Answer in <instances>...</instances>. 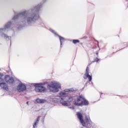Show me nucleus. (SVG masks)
Instances as JSON below:
<instances>
[{
    "instance_id": "20e7f679",
    "label": "nucleus",
    "mask_w": 128,
    "mask_h": 128,
    "mask_svg": "<svg viewBox=\"0 0 128 128\" xmlns=\"http://www.w3.org/2000/svg\"><path fill=\"white\" fill-rule=\"evenodd\" d=\"M48 88L51 92H58V88H62V85L58 82H52L50 85H48Z\"/></svg>"
},
{
    "instance_id": "ddd939ff",
    "label": "nucleus",
    "mask_w": 128,
    "mask_h": 128,
    "mask_svg": "<svg viewBox=\"0 0 128 128\" xmlns=\"http://www.w3.org/2000/svg\"><path fill=\"white\" fill-rule=\"evenodd\" d=\"M98 60H100V58H96L94 59V60L92 62H98Z\"/></svg>"
},
{
    "instance_id": "f257e3e1",
    "label": "nucleus",
    "mask_w": 128,
    "mask_h": 128,
    "mask_svg": "<svg viewBox=\"0 0 128 128\" xmlns=\"http://www.w3.org/2000/svg\"><path fill=\"white\" fill-rule=\"evenodd\" d=\"M46 0H43L42 2L38 4L35 7L31 8L28 10H25L19 13H16L14 10V16L12 18V22H8L4 26V28H0V34L1 36L4 38L6 40H10V46H12V37L8 36L4 32H8V29L10 28L12 26L16 28L18 30H22L26 26H36V28H44V22H36L38 20L40 19V14L38 12L40 10L42 5Z\"/></svg>"
},
{
    "instance_id": "39448f33",
    "label": "nucleus",
    "mask_w": 128,
    "mask_h": 128,
    "mask_svg": "<svg viewBox=\"0 0 128 128\" xmlns=\"http://www.w3.org/2000/svg\"><path fill=\"white\" fill-rule=\"evenodd\" d=\"M46 82L43 83H34L32 84V85L35 87V91L36 92H44L46 90V88L42 86H44Z\"/></svg>"
},
{
    "instance_id": "4468645a",
    "label": "nucleus",
    "mask_w": 128,
    "mask_h": 128,
    "mask_svg": "<svg viewBox=\"0 0 128 128\" xmlns=\"http://www.w3.org/2000/svg\"><path fill=\"white\" fill-rule=\"evenodd\" d=\"M59 94L60 96H64L66 94V92H60L59 93Z\"/></svg>"
},
{
    "instance_id": "f8f14e48",
    "label": "nucleus",
    "mask_w": 128,
    "mask_h": 128,
    "mask_svg": "<svg viewBox=\"0 0 128 128\" xmlns=\"http://www.w3.org/2000/svg\"><path fill=\"white\" fill-rule=\"evenodd\" d=\"M72 42L74 44H78L80 42V40H72Z\"/></svg>"
},
{
    "instance_id": "f3484780",
    "label": "nucleus",
    "mask_w": 128,
    "mask_h": 128,
    "mask_svg": "<svg viewBox=\"0 0 128 128\" xmlns=\"http://www.w3.org/2000/svg\"><path fill=\"white\" fill-rule=\"evenodd\" d=\"M96 56H98V52H97L96 53Z\"/></svg>"
},
{
    "instance_id": "7ed1b4c3",
    "label": "nucleus",
    "mask_w": 128,
    "mask_h": 128,
    "mask_svg": "<svg viewBox=\"0 0 128 128\" xmlns=\"http://www.w3.org/2000/svg\"><path fill=\"white\" fill-rule=\"evenodd\" d=\"M2 76H4V74H0V88L8 90V87L7 84H12L14 82V78L10 76V75H6L4 76V80L2 78ZM4 80H6L7 84L4 82Z\"/></svg>"
},
{
    "instance_id": "aec40b11",
    "label": "nucleus",
    "mask_w": 128,
    "mask_h": 128,
    "mask_svg": "<svg viewBox=\"0 0 128 128\" xmlns=\"http://www.w3.org/2000/svg\"><path fill=\"white\" fill-rule=\"evenodd\" d=\"M96 42H98V40H96Z\"/></svg>"
},
{
    "instance_id": "9b49d317",
    "label": "nucleus",
    "mask_w": 128,
    "mask_h": 128,
    "mask_svg": "<svg viewBox=\"0 0 128 128\" xmlns=\"http://www.w3.org/2000/svg\"><path fill=\"white\" fill-rule=\"evenodd\" d=\"M65 92H76V90H74L72 88H70V89H66L64 90Z\"/></svg>"
},
{
    "instance_id": "0eeeda50",
    "label": "nucleus",
    "mask_w": 128,
    "mask_h": 128,
    "mask_svg": "<svg viewBox=\"0 0 128 128\" xmlns=\"http://www.w3.org/2000/svg\"><path fill=\"white\" fill-rule=\"evenodd\" d=\"M26 90V84L22 83L20 82V83L17 86V90L18 92H24Z\"/></svg>"
},
{
    "instance_id": "dca6fc26",
    "label": "nucleus",
    "mask_w": 128,
    "mask_h": 128,
    "mask_svg": "<svg viewBox=\"0 0 128 128\" xmlns=\"http://www.w3.org/2000/svg\"><path fill=\"white\" fill-rule=\"evenodd\" d=\"M88 81L84 84V86H88Z\"/></svg>"
},
{
    "instance_id": "412c9836",
    "label": "nucleus",
    "mask_w": 128,
    "mask_h": 128,
    "mask_svg": "<svg viewBox=\"0 0 128 128\" xmlns=\"http://www.w3.org/2000/svg\"><path fill=\"white\" fill-rule=\"evenodd\" d=\"M124 48H122L121 50H124Z\"/></svg>"
},
{
    "instance_id": "a211bd4d",
    "label": "nucleus",
    "mask_w": 128,
    "mask_h": 128,
    "mask_svg": "<svg viewBox=\"0 0 128 128\" xmlns=\"http://www.w3.org/2000/svg\"><path fill=\"white\" fill-rule=\"evenodd\" d=\"M26 104H28V102H26Z\"/></svg>"
},
{
    "instance_id": "6ab92c4d",
    "label": "nucleus",
    "mask_w": 128,
    "mask_h": 128,
    "mask_svg": "<svg viewBox=\"0 0 128 128\" xmlns=\"http://www.w3.org/2000/svg\"><path fill=\"white\" fill-rule=\"evenodd\" d=\"M91 84H92V86L94 85V82H91Z\"/></svg>"
},
{
    "instance_id": "9d476101",
    "label": "nucleus",
    "mask_w": 128,
    "mask_h": 128,
    "mask_svg": "<svg viewBox=\"0 0 128 128\" xmlns=\"http://www.w3.org/2000/svg\"><path fill=\"white\" fill-rule=\"evenodd\" d=\"M40 117L38 116L36 121L34 123V124H33V128H36V124H38V122H40Z\"/></svg>"
},
{
    "instance_id": "4be33fe9",
    "label": "nucleus",
    "mask_w": 128,
    "mask_h": 128,
    "mask_svg": "<svg viewBox=\"0 0 128 128\" xmlns=\"http://www.w3.org/2000/svg\"><path fill=\"white\" fill-rule=\"evenodd\" d=\"M100 94H102V93H101Z\"/></svg>"
},
{
    "instance_id": "f03ea898",
    "label": "nucleus",
    "mask_w": 128,
    "mask_h": 128,
    "mask_svg": "<svg viewBox=\"0 0 128 128\" xmlns=\"http://www.w3.org/2000/svg\"><path fill=\"white\" fill-rule=\"evenodd\" d=\"M73 102V104L77 106H86L90 104L88 100L82 96V95H80L78 98L74 96H64L60 100V104L63 106H70L68 102Z\"/></svg>"
},
{
    "instance_id": "6e6552de",
    "label": "nucleus",
    "mask_w": 128,
    "mask_h": 128,
    "mask_svg": "<svg viewBox=\"0 0 128 128\" xmlns=\"http://www.w3.org/2000/svg\"><path fill=\"white\" fill-rule=\"evenodd\" d=\"M90 72V68L88 66H87L86 70V72L84 74V80H86V78L88 79V80L90 82H92V76L89 74Z\"/></svg>"
},
{
    "instance_id": "2eb2a0df",
    "label": "nucleus",
    "mask_w": 128,
    "mask_h": 128,
    "mask_svg": "<svg viewBox=\"0 0 128 128\" xmlns=\"http://www.w3.org/2000/svg\"><path fill=\"white\" fill-rule=\"evenodd\" d=\"M68 108H70L71 110H74V106H72Z\"/></svg>"
},
{
    "instance_id": "1a4fd4ad",
    "label": "nucleus",
    "mask_w": 128,
    "mask_h": 128,
    "mask_svg": "<svg viewBox=\"0 0 128 128\" xmlns=\"http://www.w3.org/2000/svg\"><path fill=\"white\" fill-rule=\"evenodd\" d=\"M46 102V99H40L39 98L36 99V102L38 104H44Z\"/></svg>"
},
{
    "instance_id": "423d86ee",
    "label": "nucleus",
    "mask_w": 128,
    "mask_h": 128,
    "mask_svg": "<svg viewBox=\"0 0 128 128\" xmlns=\"http://www.w3.org/2000/svg\"><path fill=\"white\" fill-rule=\"evenodd\" d=\"M49 30L50 32H52V34H54V36H56V38H58V36L59 37V40H60V48H62V44H64L65 42L64 38V37L60 36H59L58 34L56 31H54V30L52 28H49Z\"/></svg>"
}]
</instances>
